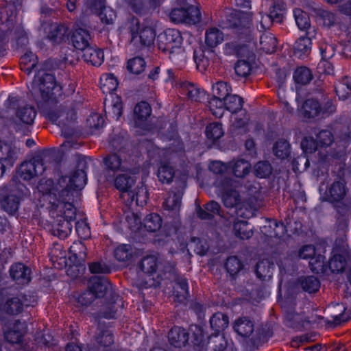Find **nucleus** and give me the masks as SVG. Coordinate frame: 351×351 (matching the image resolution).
<instances>
[{
  "instance_id": "5",
  "label": "nucleus",
  "mask_w": 351,
  "mask_h": 351,
  "mask_svg": "<svg viewBox=\"0 0 351 351\" xmlns=\"http://www.w3.org/2000/svg\"><path fill=\"white\" fill-rule=\"evenodd\" d=\"M182 40L178 30L167 29L158 36V48L167 54L169 58H173L182 52Z\"/></svg>"
},
{
  "instance_id": "8",
  "label": "nucleus",
  "mask_w": 351,
  "mask_h": 351,
  "mask_svg": "<svg viewBox=\"0 0 351 351\" xmlns=\"http://www.w3.org/2000/svg\"><path fill=\"white\" fill-rule=\"evenodd\" d=\"M51 157L46 154L35 156L32 160L23 162L19 168L20 177L24 180L41 176L50 167Z\"/></svg>"
},
{
  "instance_id": "14",
  "label": "nucleus",
  "mask_w": 351,
  "mask_h": 351,
  "mask_svg": "<svg viewBox=\"0 0 351 351\" xmlns=\"http://www.w3.org/2000/svg\"><path fill=\"white\" fill-rule=\"evenodd\" d=\"M162 0H124L131 10L137 14H144L160 6Z\"/></svg>"
},
{
  "instance_id": "30",
  "label": "nucleus",
  "mask_w": 351,
  "mask_h": 351,
  "mask_svg": "<svg viewBox=\"0 0 351 351\" xmlns=\"http://www.w3.org/2000/svg\"><path fill=\"white\" fill-rule=\"evenodd\" d=\"M311 32H306V36H300L293 46L294 53L301 58L304 55L308 54L311 50Z\"/></svg>"
},
{
  "instance_id": "45",
  "label": "nucleus",
  "mask_w": 351,
  "mask_h": 351,
  "mask_svg": "<svg viewBox=\"0 0 351 351\" xmlns=\"http://www.w3.org/2000/svg\"><path fill=\"white\" fill-rule=\"evenodd\" d=\"M231 168L236 177L243 178L250 173L251 165L246 160L239 159L231 162Z\"/></svg>"
},
{
  "instance_id": "2",
  "label": "nucleus",
  "mask_w": 351,
  "mask_h": 351,
  "mask_svg": "<svg viewBox=\"0 0 351 351\" xmlns=\"http://www.w3.org/2000/svg\"><path fill=\"white\" fill-rule=\"evenodd\" d=\"M252 14L250 12L227 10L219 21L223 29H231L241 38H249L252 32Z\"/></svg>"
},
{
  "instance_id": "12",
  "label": "nucleus",
  "mask_w": 351,
  "mask_h": 351,
  "mask_svg": "<svg viewBox=\"0 0 351 351\" xmlns=\"http://www.w3.org/2000/svg\"><path fill=\"white\" fill-rule=\"evenodd\" d=\"M298 256L302 259H309V267L312 271L319 273L323 270L324 264V256L317 254L315 247L313 245H306L302 247Z\"/></svg>"
},
{
  "instance_id": "51",
  "label": "nucleus",
  "mask_w": 351,
  "mask_h": 351,
  "mask_svg": "<svg viewBox=\"0 0 351 351\" xmlns=\"http://www.w3.org/2000/svg\"><path fill=\"white\" fill-rule=\"evenodd\" d=\"M293 79L296 84L306 85L313 79V74L306 66H300L295 70Z\"/></svg>"
},
{
  "instance_id": "41",
  "label": "nucleus",
  "mask_w": 351,
  "mask_h": 351,
  "mask_svg": "<svg viewBox=\"0 0 351 351\" xmlns=\"http://www.w3.org/2000/svg\"><path fill=\"white\" fill-rule=\"evenodd\" d=\"M36 115L35 108L30 106L21 107L16 111V117L23 123L31 125Z\"/></svg>"
},
{
  "instance_id": "28",
  "label": "nucleus",
  "mask_w": 351,
  "mask_h": 351,
  "mask_svg": "<svg viewBox=\"0 0 351 351\" xmlns=\"http://www.w3.org/2000/svg\"><path fill=\"white\" fill-rule=\"evenodd\" d=\"M322 107L319 101L313 99H306L302 106V113L304 118L313 119L322 113Z\"/></svg>"
},
{
  "instance_id": "1",
  "label": "nucleus",
  "mask_w": 351,
  "mask_h": 351,
  "mask_svg": "<svg viewBox=\"0 0 351 351\" xmlns=\"http://www.w3.org/2000/svg\"><path fill=\"white\" fill-rule=\"evenodd\" d=\"M339 169L338 178L328 184L322 199L331 204L340 215L337 218L338 228L345 231L348 226V216L351 211V196L343 178L344 173H341V167Z\"/></svg>"
},
{
  "instance_id": "25",
  "label": "nucleus",
  "mask_w": 351,
  "mask_h": 351,
  "mask_svg": "<svg viewBox=\"0 0 351 351\" xmlns=\"http://www.w3.org/2000/svg\"><path fill=\"white\" fill-rule=\"evenodd\" d=\"M22 304L18 295L8 297L1 303V310L8 315H16L23 311Z\"/></svg>"
},
{
  "instance_id": "24",
  "label": "nucleus",
  "mask_w": 351,
  "mask_h": 351,
  "mask_svg": "<svg viewBox=\"0 0 351 351\" xmlns=\"http://www.w3.org/2000/svg\"><path fill=\"white\" fill-rule=\"evenodd\" d=\"M234 331L243 337H248L254 331V322L247 317L237 319L233 325Z\"/></svg>"
},
{
  "instance_id": "39",
  "label": "nucleus",
  "mask_w": 351,
  "mask_h": 351,
  "mask_svg": "<svg viewBox=\"0 0 351 351\" xmlns=\"http://www.w3.org/2000/svg\"><path fill=\"white\" fill-rule=\"evenodd\" d=\"M221 199L226 208H234L241 204L239 191L232 189L224 190Z\"/></svg>"
},
{
  "instance_id": "35",
  "label": "nucleus",
  "mask_w": 351,
  "mask_h": 351,
  "mask_svg": "<svg viewBox=\"0 0 351 351\" xmlns=\"http://www.w3.org/2000/svg\"><path fill=\"white\" fill-rule=\"evenodd\" d=\"M223 41V32L217 27H210L206 31L205 43L209 48H214Z\"/></svg>"
},
{
  "instance_id": "37",
  "label": "nucleus",
  "mask_w": 351,
  "mask_h": 351,
  "mask_svg": "<svg viewBox=\"0 0 351 351\" xmlns=\"http://www.w3.org/2000/svg\"><path fill=\"white\" fill-rule=\"evenodd\" d=\"M228 315L220 312L215 313L210 319V327L217 334L224 330L228 326Z\"/></svg>"
},
{
  "instance_id": "54",
  "label": "nucleus",
  "mask_w": 351,
  "mask_h": 351,
  "mask_svg": "<svg viewBox=\"0 0 351 351\" xmlns=\"http://www.w3.org/2000/svg\"><path fill=\"white\" fill-rule=\"evenodd\" d=\"M224 105L226 110L232 113H236L241 110L243 107V99L237 95L229 94L224 99Z\"/></svg>"
},
{
  "instance_id": "6",
  "label": "nucleus",
  "mask_w": 351,
  "mask_h": 351,
  "mask_svg": "<svg viewBox=\"0 0 351 351\" xmlns=\"http://www.w3.org/2000/svg\"><path fill=\"white\" fill-rule=\"evenodd\" d=\"M180 7L169 12L170 21L174 23L195 25L200 22L201 13L197 6L189 5L186 0H177Z\"/></svg>"
},
{
  "instance_id": "16",
  "label": "nucleus",
  "mask_w": 351,
  "mask_h": 351,
  "mask_svg": "<svg viewBox=\"0 0 351 351\" xmlns=\"http://www.w3.org/2000/svg\"><path fill=\"white\" fill-rule=\"evenodd\" d=\"M208 351H234L232 344L220 334L210 335L206 344Z\"/></svg>"
},
{
  "instance_id": "62",
  "label": "nucleus",
  "mask_w": 351,
  "mask_h": 351,
  "mask_svg": "<svg viewBox=\"0 0 351 351\" xmlns=\"http://www.w3.org/2000/svg\"><path fill=\"white\" fill-rule=\"evenodd\" d=\"M293 16L298 28L301 30H306L311 27L308 14L300 8L293 10Z\"/></svg>"
},
{
  "instance_id": "11",
  "label": "nucleus",
  "mask_w": 351,
  "mask_h": 351,
  "mask_svg": "<svg viewBox=\"0 0 351 351\" xmlns=\"http://www.w3.org/2000/svg\"><path fill=\"white\" fill-rule=\"evenodd\" d=\"M114 343V337L112 331L99 326L87 346V351H122Z\"/></svg>"
},
{
  "instance_id": "50",
  "label": "nucleus",
  "mask_w": 351,
  "mask_h": 351,
  "mask_svg": "<svg viewBox=\"0 0 351 351\" xmlns=\"http://www.w3.org/2000/svg\"><path fill=\"white\" fill-rule=\"evenodd\" d=\"M124 28L131 34V43L135 45L138 43V34L140 31V21L138 18L130 16L125 23Z\"/></svg>"
},
{
  "instance_id": "4",
  "label": "nucleus",
  "mask_w": 351,
  "mask_h": 351,
  "mask_svg": "<svg viewBox=\"0 0 351 351\" xmlns=\"http://www.w3.org/2000/svg\"><path fill=\"white\" fill-rule=\"evenodd\" d=\"M47 118L58 124L65 138H70L77 133L76 112L72 105L61 106L56 110L49 112Z\"/></svg>"
},
{
  "instance_id": "34",
  "label": "nucleus",
  "mask_w": 351,
  "mask_h": 351,
  "mask_svg": "<svg viewBox=\"0 0 351 351\" xmlns=\"http://www.w3.org/2000/svg\"><path fill=\"white\" fill-rule=\"evenodd\" d=\"M174 295L179 302H184L189 295L187 280L182 277L175 278Z\"/></svg>"
},
{
  "instance_id": "52",
  "label": "nucleus",
  "mask_w": 351,
  "mask_h": 351,
  "mask_svg": "<svg viewBox=\"0 0 351 351\" xmlns=\"http://www.w3.org/2000/svg\"><path fill=\"white\" fill-rule=\"evenodd\" d=\"M155 38V30L151 27H145L138 32V42L141 46L149 47L154 43Z\"/></svg>"
},
{
  "instance_id": "42",
  "label": "nucleus",
  "mask_w": 351,
  "mask_h": 351,
  "mask_svg": "<svg viewBox=\"0 0 351 351\" xmlns=\"http://www.w3.org/2000/svg\"><path fill=\"white\" fill-rule=\"evenodd\" d=\"M118 86V82L113 74L105 73L100 78V87L104 93H112Z\"/></svg>"
},
{
  "instance_id": "23",
  "label": "nucleus",
  "mask_w": 351,
  "mask_h": 351,
  "mask_svg": "<svg viewBox=\"0 0 351 351\" xmlns=\"http://www.w3.org/2000/svg\"><path fill=\"white\" fill-rule=\"evenodd\" d=\"M213 51L210 49H204L203 47H198L194 50L193 59L196 64L197 69L201 71H205L210 65V56Z\"/></svg>"
},
{
  "instance_id": "13",
  "label": "nucleus",
  "mask_w": 351,
  "mask_h": 351,
  "mask_svg": "<svg viewBox=\"0 0 351 351\" xmlns=\"http://www.w3.org/2000/svg\"><path fill=\"white\" fill-rule=\"evenodd\" d=\"M10 275L18 284L25 285L31 280V269L22 263L13 264L10 269Z\"/></svg>"
},
{
  "instance_id": "32",
  "label": "nucleus",
  "mask_w": 351,
  "mask_h": 351,
  "mask_svg": "<svg viewBox=\"0 0 351 351\" xmlns=\"http://www.w3.org/2000/svg\"><path fill=\"white\" fill-rule=\"evenodd\" d=\"M67 34V28L57 23L50 25L47 38L53 44H60L64 40Z\"/></svg>"
},
{
  "instance_id": "64",
  "label": "nucleus",
  "mask_w": 351,
  "mask_h": 351,
  "mask_svg": "<svg viewBox=\"0 0 351 351\" xmlns=\"http://www.w3.org/2000/svg\"><path fill=\"white\" fill-rule=\"evenodd\" d=\"M157 175L162 183L169 184L174 177V171L169 165L162 164L158 168Z\"/></svg>"
},
{
  "instance_id": "48",
  "label": "nucleus",
  "mask_w": 351,
  "mask_h": 351,
  "mask_svg": "<svg viewBox=\"0 0 351 351\" xmlns=\"http://www.w3.org/2000/svg\"><path fill=\"white\" fill-rule=\"evenodd\" d=\"M244 267L243 263L236 256L228 257L225 263V268L230 276H236Z\"/></svg>"
},
{
  "instance_id": "19",
  "label": "nucleus",
  "mask_w": 351,
  "mask_h": 351,
  "mask_svg": "<svg viewBox=\"0 0 351 351\" xmlns=\"http://www.w3.org/2000/svg\"><path fill=\"white\" fill-rule=\"evenodd\" d=\"M189 332L183 328L175 326L168 333L169 343L176 348L184 346L189 341Z\"/></svg>"
},
{
  "instance_id": "33",
  "label": "nucleus",
  "mask_w": 351,
  "mask_h": 351,
  "mask_svg": "<svg viewBox=\"0 0 351 351\" xmlns=\"http://www.w3.org/2000/svg\"><path fill=\"white\" fill-rule=\"evenodd\" d=\"M232 221H230V223H233V230L236 237L241 239H247L250 238L253 232L249 227L247 221L243 220H237L233 216Z\"/></svg>"
},
{
  "instance_id": "44",
  "label": "nucleus",
  "mask_w": 351,
  "mask_h": 351,
  "mask_svg": "<svg viewBox=\"0 0 351 351\" xmlns=\"http://www.w3.org/2000/svg\"><path fill=\"white\" fill-rule=\"evenodd\" d=\"M182 89L189 99L192 101L201 102L205 97L204 91L192 83L184 84Z\"/></svg>"
},
{
  "instance_id": "27",
  "label": "nucleus",
  "mask_w": 351,
  "mask_h": 351,
  "mask_svg": "<svg viewBox=\"0 0 351 351\" xmlns=\"http://www.w3.org/2000/svg\"><path fill=\"white\" fill-rule=\"evenodd\" d=\"M159 264H162L160 258L155 255H149L141 259L139 266L144 273L152 275L159 270Z\"/></svg>"
},
{
  "instance_id": "47",
  "label": "nucleus",
  "mask_w": 351,
  "mask_h": 351,
  "mask_svg": "<svg viewBox=\"0 0 351 351\" xmlns=\"http://www.w3.org/2000/svg\"><path fill=\"white\" fill-rule=\"evenodd\" d=\"M299 284L304 291L309 293L317 292L320 287L319 280L313 276L300 278Z\"/></svg>"
},
{
  "instance_id": "60",
  "label": "nucleus",
  "mask_w": 351,
  "mask_h": 351,
  "mask_svg": "<svg viewBox=\"0 0 351 351\" xmlns=\"http://www.w3.org/2000/svg\"><path fill=\"white\" fill-rule=\"evenodd\" d=\"M91 12L98 14L102 23L106 25L114 23L116 16L115 12L110 8L106 7L104 2H103L102 8L98 10H93Z\"/></svg>"
},
{
  "instance_id": "40",
  "label": "nucleus",
  "mask_w": 351,
  "mask_h": 351,
  "mask_svg": "<svg viewBox=\"0 0 351 351\" xmlns=\"http://www.w3.org/2000/svg\"><path fill=\"white\" fill-rule=\"evenodd\" d=\"M331 316L333 323L335 325H339L351 319V310L347 311L343 304H337L333 306Z\"/></svg>"
},
{
  "instance_id": "55",
  "label": "nucleus",
  "mask_w": 351,
  "mask_h": 351,
  "mask_svg": "<svg viewBox=\"0 0 351 351\" xmlns=\"http://www.w3.org/2000/svg\"><path fill=\"white\" fill-rule=\"evenodd\" d=\"M335 92L339 98L342 100L348 99L351 95V82L348 77H344L335 85Z\"/></svg>"
},
{
  "instance_id": "56",
  "label": "nucleus",
  "mask_w": 351,
  "mask_h": 351,
  "mask_svg": "<svg viewBox=\"0 0 351 351\" xmlns=\"http://www.w3.org/2000/svg\"><path fill=\"white\" fill-rule=\"evenodd\" d=\"M51 232L53 235L64 239L71 232V224L66 220H60L59 223L53 226Z\"/></svg>"
},
{
  "instance_id": "43",
  "label": "nucleus",
  "mask_w": 351,
  "mask_h": 351,
  "mask_svg": "<svg viewBox=\"0 0 351 351\" xmlns=\"http://www.w3.org/2000/svg\"><path fill=\"white\" fill-rule=\"evenodd\" d=\"M182 193L171 192L163 203V207L168 210L178 213L181 206Z\"/></svg>"
},
{
  "instance_id": "61",
  "label": "nucleus",
  "mask_w": 351,
  "mask_h": 351,
  "mask_svg": "<svg viewBox=\"0 0 351 351\" xmlns=\"http://www.w3.org/2000/svg\"><path fill=\"white\" fill-rule=\"evenodd\" d=\"M224 134L222 124L219 122H213L206 126V135L207 138L215 141L222 137Z\"/></svg>"
},
{
  "instance_id": "21",
  "label": "nucleus",
  "mask_w": 351,
  "mask_h": 351,
  "mask_svg": "<svg viewBox=\"0 0 351 351\" xmlns=\"http://www.w3.org/2000/svg\"><path fill=\"white\" fill-rule=\"evenodd\" d=\"M111 289L107 279L101 277H93L90 280L88 289L94 293L95 298L104 297Z\"/></svg>"
},
{
  "instance_id": "20",
  "label": "nucleus",
  "mask_w": 351,
  "mask_h": 351,
  "mask_svg": "<svg viewBox=\"0 0 351 351\" xmlns=\"http://www.w3.org/2000/svg\"><path fill=\"white\" fill-rule=\"evenodd\" d=\"M86 247L82 241H75L69 247V260L76 265L83 264L86 258Z\"/></svg>"
},
{
  "instance_id": "46",
  "label": "nucleus",
  "mask_w": 351,
  "mask_h": 351,
  "mask_svg": "<svg viewBox=\"0 0 351 351\" xmlns=\"http://www.w3.org/2000/svg\"><path fill=\"white\" fill-rule=\"evenodd\" d=\"M121 158L117 154H110L104 158L107 172L112 171L114 173L118 171H125V168L121 165Z\"/></svg>"
},
{
  "instance_id": "29",
  "label": "nucleus",
  "mask_w": 351,
  "mask_h": 351,
  "mask_svg": "<svg viewBox=\"0 0 351 351\" xmlns=\"http://www.w3.org/2000/svg\"><path fill=\"white\" fill-rule=\"evenodd\" d=\"M152 109L148 103L141 101L137 104L134 108L135 125L137 127H142L145 121L151 115Z\"/></svg>"
},
{
  "instance_id": "53",
  "label": "nucleus",
  "mask_w": 351,
  "mask_h": 351,
  "mask_svg": "<svg viewBox=\"0 0 351 351\" xmlns=\"http://www.w3.org/2000/svg\"><path fill=\"white\" fill-rule=\"evenodd\" d=\"M36 57L32 51L26 52L21 58V69L27 75H29L32 70L36 67Z\"/></svg>"
},
{
  "instance_id": "3",
  "label": "nucleus",
  "mask_w": 351,
  "mask_h": 351,
  "mask_svg": "<svg viewBox=\"0 0 351 351\" xmlns=\"http://www.w3.org/2000/svg\"><path fill=\"white\" fill-rule=\"evenodd\" d=\"M32 91L39 93L42 99L46 101L56 98L62 94V86L58 84L53 74L40 70L32 82Z\"/></svg>"
},
{
  "instance_id": "36",
  "label": "nucleus",
  "mask_w": 351,
  "mask_h": 351,
  "mask_svg": "<svg viewBox=\"0 0 351 351\" xmlns=\"http://www.w3.org/2000/svg\"><path fill=\"white\" fill-rule=\"evenodd\" d=\"M277 38L270 32H265L260 37L261 49L267 53H274L277 49Z\"/></svg>"
},
{
  "instance_id": "15",
  "label": "nucleus",
  "mask_w": 351,
  "mask_h": 351,
  "mask_svg": "<svg viewBox=\"0 0 351 351\" xmlns=\"http://www.w3.org/2000/svg\"><path fill=\"white\" fill-rule=\"evenodd\" d=\"M260 204L255 196L245 198L235 213L237 217L247 219L252 217Z\"/></svg>"
},
{
  "instance_id": "26",
  "label": "nucleus",
  "mask_w": 351,
  "mask_h": 351,
  "mask_svg": "<svg viewBox=\"0 0 351 351\" xmlns=\"http://www.w3.org/2000/svg\"><path fill=\"white\" fill-rule=\"evenodd\" d=\"M274 269V263L268 259H263L256 263L255 272L261 280L267 281L271 279Z\"/></svg>"
},
{
  "instance_id": "31",
  "label": "nucleus",
  "mask_w": 351,
  "mask_h": 351,
  "mask_svg": "<svg viewBox=\"0 0 351 351\" xmlns=\"http://www.w3.org/2000/svg\"><path fill=\"white\" fill-rule=\"evenodd\" d=\"M83 52L84 61L93 66H100L104 62V54L100 49L89 46Z\"/></svg>"
},
{
  "instance_id": "63",
  "label": "nucleus",
  "mask_w": 351,
  "mask_h": 351,
  "mask_svg": "<svg viewBox=\"0 0 351 351\" xmlns=\"http://www.w3.org/2000/svg\"><path fill=\"white\" fill-rule=\"evenodd\" d=\"M348 258L341 256L339 254H335L329 261V268L333 273L343 271Z\"/></svg>"
},
{
  "instance_id": "18",
  "label": "nucleus",
  "mask_w": 351,
  "mask_h": 351,
  "mask_svg": "<svg viewBox=\"0 0 351 351\" xmlns=\"http://www.w3.org/2000/svg\"><path fill=\"white\" fill-rule=\"evenodd\" d=\"M71 40L76 49L84 51L90 46V35L88 30L79 27L73 30Z\"/></svg>"
},
{
  "instance_id": "38",
  "label": "nucleus",
  "mask_w": 351,
  "mask_h": 351,
  "mask_svg": "<svg viewBox=\"0 0 351 351\" xmlns=\"http://www.w3.org/2000/svg\"><path fill=\"white\" fill-rule=\"evenodd\" d=\"M16 154L15 149L10 145L0 141V164H3V162H5L7 165L12 166L16 158Z\"/></svg>"
},
{
  "instance_id": "57",
  "label": "nucleus",
  "mask_w": 351,
  "mask_h": 351,
  "mask_svg": "<svg viewBox=\"0 0 351 351\" xmlns=\"http://www.w3.org/2000/svg\"><path fill=\"white\" fill-rule=\"evenodd\" d=\"M143 225L147 231L154 232L161 228L162 219L156 213H150L144 219Z\"/></svg>"
},
{
  "instance_id": "58",
  "label": "nucleus",
  "mask_w": 351,
  "mask_h": 351,
  "mask_svg": "<svg viewBox=\"0 0 351 351\" xmlns=\"http://www.w3.org/2000/svg\"><path fill=\"white\" fill-rule=\"evenodd\" d=\"M274 155L280 159L287 158L290 154V144L285 139H280L273 147Z\"/></svg>"
},
{
  "instance_id": "22",
  "label": "nucleus",
  "mask_w": 351,
  "mask_h": 351,
  "mask_svg": "<svg viewBox=\"0 0 351 351\" xmlns=\"http://www.w3.org/2000/svg\"><path fill=\"white\" fill-rule=\"evenodd\" d=\"M273 331L270 326L267 324H262L259 326L255 330V333L250 339V343L255 349L267 340L272 336Z\"/></svg>"
},
{
  "instance_id": "9",
  "label": "nucleus",
  "mask_w": 351,
  "mask_h": 351,
  "mask_svg": "<svg viewBox=\"0 0 351 351\" xmlns=\"http://www.w3.org/2000/svg\"><path fill=\"white\" fill-rule=\"evenodd\" d=\"M135 182V180L130 176L120 174L114 179V186L122 193L121 196L127 195L128 199H130L132 202L135 201L136 204H142L147 201V190L145 187L141 186L138 189L136 192L133 191L132 188L134 186Z\"/></svg>"
},
{
  "instance_id": "10",
  "label": "nucleus",
  "mask_w": 351,
  "mask_h": 351,
  "mask_svg": "<svg viewBox=\"0 0 351 351\" xmlns=\"http://www.w3.org/2000/svg\"><path fill=\"white\" fill-rule=\"evenodd\" d=\"M86 183V173L84 169H77L71 176H61L56 183V184L49 189L51 191L63 193L64 191L65 194L69 192L73 195L77 193V191L81 190Z\"/></svg>"
},
{
  "instance_id": "59",
  "label": "nucleus",
  "mask_w": 351,
  "mask_h": 351,
  "mask_svg": "<svg viewBox=\"0 0 351 351\" xmlns=\"http://www.w3.org/2000/svg\"><path fill=\"white\" fill-rule=\"evenodd\" d=\"M208 102L212 114L217 118L222 117L226 110L223 99L212 96Z\"/></svg>"
},
{
  "instance_id": "49",
  "label": "nucleus",
  "mask_w": 351,
  "mask_h": 351,
  "mask_svg": "<svg viewBox=\"0 0 351 351\" xmlns=\"http://www.w3.org/2000/svg\"><path fill=\"white\" fill-rule=\"evenodd\" d=\"M1 205L4 210L13 215L18 210L19 198L15 195H7L1 199Z\"/></svg>"
},
{
  "instance_id": "7",
  "label": "nucleus",
  "mask_w": 351,
  "mask_h": 351,
  "mask_svg": "<svg viewBox=\"0 0 351 351\" xmlns=\"http://www.w3.org/2000/svg\"><path fill=\"white\" fill-rule=\"evenodd\" d=\"M65 191L62 193L49 191L48 200L55 210L63 214V220L71 223L76 217V208L71 203L74 195L69 192L65 194Z\"/></svg>"
},
{
  "instance_id": "17",
  "label": "nucleus",
  "mask_w": 351,
  "mask_h": 351,
  "mask_svg": "<svg viewBox=\"0 0 351 351\" xmlns=\"http://www.w3.org/2000/svg\"><path fill=\"white\" fill-rule=\"evenodd\" d=\"M23 332L19 328V323H15L12 327L4 332L5 339L14 346L13 351H19L23 344H31L23 340Z\"/></svg>"
}]
</instances>
